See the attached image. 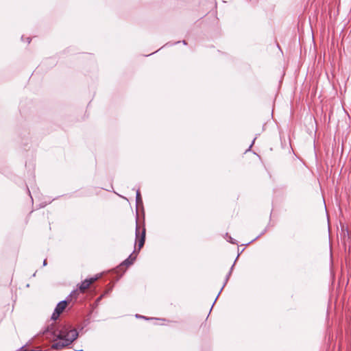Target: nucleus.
Returning a JSON list of instances; mask_svg holds the SVG:
<instances>
[{"label":"nucleus","instance_id":"1","mask_svg":"<svg viewBox=\"0 0 351 351\" xmlns=\"http://www.w3.org/2000/svg\"><path fill=\"white\" fill-rule=\"evenodd\" d=\"M57 337L56 341L52 344L51 348L60 350L75 341L78 337L76 329L71 328L69 326H63L60 330L53 332Z\"/></svg>","mask_w":351,"mask_h":351},{"label":"nucleus","instance_id":"2","mask_svg":"<svg viewBox=\"0 0 351 351\" xmlns=\"http://www.w3.org/2000/svg\"><path fill=\"white\" fill-rule=\"evenodd\" d=\"M67 306V302L66 300L61 301L56 306L53 313L51 315V319L56 320L59 315L64 311Z\"/></svg>","mask_w":351,"mask_h":351},{"label":"nucleus","instance_id":"3","mask_svg":"<svg viewBox=\"0 0 351 351\" xmlns=\"http://www.w3.org/2000/svg\"><path fill=\"white\" fill-rule=\"evenodd\" d=\"M145 240V228H143L142 230V232L140 234L139 233V227L136 225V241L138 243V250H141L144 245Z\"/></svg>","mask_w":351,"mask_h":351},{"label":"nucleus","instance_id":"4","mask_svg":"<svg viewBox=\"0 0 351 351\" xmlns=\"http://www.w3.org/2000/svg\"><path fill=\"white\" fill-rule=\"evenodd\" d=\"M98 276L86 279L80 284L79 289L81 292H84L87 289L89 288L91 284L95 282L98 279Z\"/></svg>","mask_w":351,"mask_h":351},{"label":"nucleus","instance_id":"5","mask_svg":"<svg viewBox=\"0 0 351 351\" xmlns=\"http://www.w3.org/2000/svg\"><path fill=\"white\" fill-rule=\"evenodd\" d=\"M135 259V257H132V256H130L128 259H126L123 263V265H125L127 266L128 265H130L133 263Z\"/></svg>","mask_w":351,"mask_h":351},{"label":"nucleus","instance_id":"6","mask_svg":"<svg viewBox=\"0 0 351 351\" xmlns=\"http://www.w3.org/2000/svg\"><path fill=\"white\" fill-rule=\"evenodd\" d=\"M252 156L253 160H254V161L258 162V160H258V157H257L256 155L252 154Z\"/></svg>","mask_w":351,"mask_h":351},{"label":"nucleus","instance_id":"7","mask_svg":"<svg viewBox=\"0 0 351 351\" xmlns=\"http://www.w3.org/2000/svg\"><path fill=\"white\" fill-rule=\"evenodd\" d=\"M141 199V196H140V193L138 191H137L136 193V200L138 201Z\"/></svg>","mask_w":351,"mask_h":351},{"label":"nucleus","instance_id":"8","mask_svg":"<svg viewBox=\"0 0 351 351\" xmlns=\"http://www.w3.org/2000/svg\"><path fill=\"white\" fill-rule=\"evenodd\" d=\"M46 264H47V261H46V260H45L44 262H43V265H46Z\"/></svg>","mask_w":351,"mask_h":351},{"label":"nucleus","instance_id":"9","mask_svg":"<svg viewBox=\"0 0 351 351\" xmlns=\"http://www.w3.org/2000/svg\"><path fill=\"white\" fill-rule=\"evenodd\" d=\"M51 330V329L49 327L47 328V330H48V331H49V330Z\"/></svg>","mask_w":351,"mask_h":351},{"label":"nucleus","instance_id":"10","mask_svg":"<svg viewBox=\"0 0 351 351\" xmlns=\"http://www.w3.org/2000/svg\"><path fill=\"white\" fill-rule=\"evenodd\" d=\"M77 351H83L82 350H77Z\"/></svg>","mask_w":351,"mask_h":351}]
</instances>
